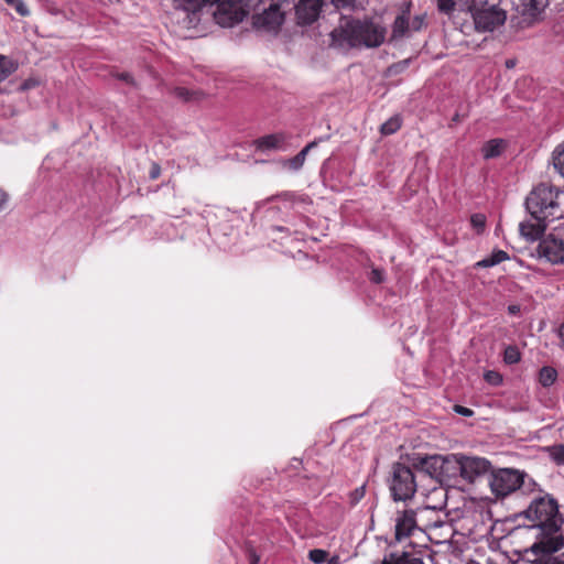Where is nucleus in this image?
Masks as SVG:
<instances>
[{
  "mask_svg": "<svg viewBox=\"0 0 564 564\" xmlns=\"http://www.w3.org/2000/svg\"><path fill=\"white\" fill-rule=\"evenodd\" d=\"M516 65V62L513 59L506 61L507 68H512Z\"/></svg>",
  "mask_w": 564,
  "mask_h": 564,
  "instance_id": "obj_47",
  "label": "nucleus"
},
{
  "mask_svg": "<svg viewBox=\"0 0 564 564\" xmlns=\"http://www.w3.org/2000/svg\"><path fill=\"white\" fill-rule=\"evenodd\" d=\"M523 514L531 522V527L538 530L536 541L525 551L527 553L545 554L557 552L564 546V536L561 533L564 520L554 498L550 496L535 498Z\"/></svg>",
  "mask_w": 564,
  "mask_h": 564,
  "instance_id": "obj_1",
  "label": "nucleus"
},
{
  "mask_svg": "<svg viewBox=\"0 0 564 564\" xmlns=\"http://www.w3.org/2000/svg\"><path fill=\"white\" fill-rule=\"evenodd\" d=\"M452 463L459 470L460 476L468 482L485 475L490 470V462L481 457H469L464 455H452Z\"/></svg>",
  "mask_w": 564,
  "mask_h": 564,
  "instance_id": "obj_8",
  "label": "nucleus"
},
{
  "mask_svg": "<svg viewBox=\"0 0 564 564\" xmlns=\"http://www.w3.org/2000/svg\"><path fill=\"white\" fill-rule=\"evenodd\" d=\"M449 463H452V456H416L412 458L413 468L430 476L435 475L438 469H442L445 464Z\"/></svg>",
  "mask_w": 564,
  "mask_h": 564,
  "instance_id": "obj_12",
  "label": "nucleus"
},
{
  "mask_svg": "<svg viewBox=\"0 0 564 564\" xmlns=\"http://www.w3.org/2000/svg\"><path fill=\"white\" fill-rule=\"evenodd\" d=\"M508 312L512 315L518 314L520 312V306L519 305H510L508 307Z\"/></svg>",
  "mask_w": 564,
  "mask_h": 564,
  "instance_id": "obj_46",
  "label": "nucleus"
},
{
  "mask_svg": "<svg viewBox=\"0 0 564 564\" xmlns=\"http://www.w3.org/2000/svg\"><path fill=\"white\" fill-rule=\"evenodd\" d=\"M557 335L561 339V346L564 347V322L560 325Z\"/></svg>",
  "mask_w": 564,
  "mask_h": 564,
  "instance_id": "obj_45",
  "label": "nucleus"
},
{
  "mask_svg": "<svg viewBox=\"0 0 564 564\" xmlns=\"http://www.w3.org/2000/svg\"><path fill=\"white\" fill-rule=\"evenodd\" d=\"M330 3L336 9L358 10L364 8L362 0H330Z\"/></svg>",
  "mask_w": 564,
  "mask_h": 564,
  "instance_id": "obj_28",
  "label": "nucleus"
},
{
  "mask_svg": "<svg viewBox=\"0 0 564 564\" xmlns=\"http://www.w3.org/2000/svg\"><path fill=\"white\" fill-rule=\"evenodd\" d=\"M471 226L478 231H482L486 224V217L482 214H475L470 218Z\"/></svg>",
  "mask_w": 564,
  "mask_h": 564,
  "instance_id": "obj_34",
  "label": "nucleus"
},
{
  "mask_svg": "<svg viewBox=\"0 0 564 564\" xmlns=\"http://www.w3.org/2000/svg\"><path fill=\"white\" fill-rule=\"evenodd\" d=\"M8 198V194L4 191L0 189V210L6 206Z\"/></svg>",
  "mask_w": 564,
  "mask_h": 564,
  "instance_id": "obj_44",
  "label": "nucleus"
},
{
  "mask_svg": "<svg viewBox=\"0 0 564 564\" xmlns=\"http://www.w3.org/2000/svg\"><path fill=\"white\" fill-rule=\"evenodd\" d=\"M389 489L395 501H405L413 497L416 491L415 476L411 467L395 463L392 465Z\"/></svg>",
  "mask_w": 564,
  "mask_h": 564,
  "instance_id": "obj_7",
  "label": "nucleus"
},
{
  "mask_svg": "<svg viewBox=\"0 0 564 564\" xmlns=\"http://www.w3.org/2000/svg\"><path fill=\"white\" fill-rule=\"evenodd\" d=\"M545 218L532 217L528 220L520 223L519 231L520 235L530 242L539 240L546 229Z\"/></svg>",
  "mask_w": 564,
  "mask_h": 564,
  "instance_id": "obj_13",
  "label": "nucleus"
},
{
  "mask_svg": "<svg viewBox=\"0 0 564 564\" xmlns=\"http://www.w3.org/2000/svg\"><path fill=\"white\" fill-rule=\"evenodd\" d=\"M206 4L216 6L213 17L223 28H232L249 14L250 0H206Z\"/></svg>",
  "mask_w": 564,
  "mask_h": 564,
  "instance_id": "obj_6",
  "label": "nucleus"
},
{
  "mask_svg": "<svg viewBox=\"0 0 564 564\" xmlns=\"http://www.w3.org/2000/svg\"><path fill=\"white\" fill-rule=\"evenodd\" d=\"M508 253L503 250H496L489 257L477 262V267L489 268L501 263L507 260Z\"/></svg>",
  "mask_w": 564,
  "mask_h": 564,
  "instance_id": "obj_22",
  "label": "nucleus"
},
{
  "mask_svg": "<svg viewBox=\"0 0 564 564\" xmlns=\"http://www.w3.org/2000/svg\"><path fill=\"white\" fill-rule=\"evenodd\" d=\"M536 252L540 258H544L553 264L562 263L564 261V241L549 235L539 242Z\"/></svg>",
  "mask_w": 564,
  "mask_h": 564,
  "instance_id": "obj_10",
  "label": "nucleus"
},
{
  "mask_svg": "<svg viewBox=\"0 0 564 564\" xmlns=\"http://www.w3.org/2000/svg\"><path fill=\"white\" fill-rule=\"evenodd\" d=\"M550 456L556 464H564V445L558 444L549 448Z\"/></svg>",
  "mask_w": 564,
  "mask_h": 564,
  "instance_id": "obj_29",
  "label": "nucleus"
},
{
  "mask_svg": "<svg viewBox=\"0 0 564 564\" xmlns=\"http://www.w3.org/2000/svg\"><path fill=\"white\" fill-rule=\"evenodd\" d=\"M563 2H564V0H563Z\"/></svg>",
  "mask_w": 564,
  "mask_h": 564,
  "instance_id": "obj_50",
  "label": "nucleus"
},
{
  "mask_svg": "<svg viewBox=\"0 0 564 564\" xmlns=\"http://www.w3.org/2000/svg\"><path fill=\"white\" fill-rule=\"evenodd\" d=\"M258 561H259V558H258V557H252V561H251V563H250V564H257V563H258Z\"/></svg>",
  "mask_w": 564,
  "mask_h": 564,
  "instance_id": "obj_49",
  "label": "nucleus"
},
{
  "mask_svg": "<svg viewBox=\"0 0 564 564\" xmlns=\"http://www.w3.org/2000/svg\"><path fill=\"white\" fill-rule=\"evenodd\" d=\"M328 553L325 550L314 549L308 552V558L315 563L321 564L327 560Z\"/></svg>",
  "mask_w": 564,
  "mask_h": 564,
  "instance_id": "obj_30",
  "label": "nucleus"
},
{
  "mask_svg": "<svg viewBox=\"0 0 564 564\" xmlns=\"http://www.w3.org/2000/svg\"><path fill=\"white\" fill-rule=\"evenodd\" d=\"M454 410L456 413L463 415V416H471L473 415V411L468 408H465L463 405H455L454 406Z\"/></svg>",
  "mask_w": 564,
  "mask_h": 564,
  "instance_id": "obj_42",
  "label": "nucleus"
},
{
  "mask_svg": "<svg viewBox=\"0 0 564 564\" xmlns=\"http://www.w3.org/2000/svg\"><path fill=\"white\" fill-rule=\"evenodd\" d=\"M19 67V64L13 58L7 55H0V83L6 80Z\"/></svg>",
  "mask_w": 564,
  "mask_h": 564,
  "instance_id": "obj_20",
  "label": "nucleus"
},
{
  "mask_svg": "<svg viewBox=\"0 0 564 564\" xmlns=\"http://www.w3.org/2000/svg\"><path fill=\"white\" fill-rule=\"evenodd\" d=\"M401 127V119L398 116L391 117L384 123L381 124L380 131L384 135L393 134Z\"/></svg>",
  "mask_w": 564,
  "mask_h": 564,
  "instance_id": "obj_27",
  "label": "nucleus"
},
{
  "mask_svg": "<svg viewBox=\"0 0 564 564\" xmlns=\"http://www.w3.org/2000/svg\"><path fill=\"white\" fill-rule=\"evenodd\" d=\"M557 372L552 367H543L540 370L539 380L543 387H550L556 380Z\"/></svg>",
  "mask_w": 564,
  "mask_h": 564,
  "instance_id": "obj_26",
  "label": "nucleus"
},
{
  "mask_svg": "<svg viewBox=\"0 0 564 564\" xmlns=\"http://www.w3.org/2000/svg\"><path fill=\"white\" fill-rule=\"evenodd\" d=\"M522 14L530 19H535L540 13V4L538 0H521Z\"/></svg>",
  "mask_w": 564,
  "mask_h": 564,
  "instance_id": "obj_24",
  "label": "nucleus"
},
{
  "mask_svg": "<svg viewBox=\"0 0 564 564\" xmlns=\"http://www.w3.org/2000/svg\"><path fill=\"white\" fill-rule=\"evenodd\" d=\"M520 360V352L517 347L509 346L505 350V361L507 364H516Z\"/></svg>",
  "mask_w": 564,
  "mask_h": 564,
  "instance_id": "obj_31",
  "label": "nucleus"
},
{
  "mask_svg": "<svg viewBox=\"0 0 564 564\" xmlns=\"http://www.w3.org/2000/svg\"><path fill=\"white\" fill-rule=\"evenodd\" d=\"M174 8L186 13L188 25H195L198 22L197 12L206 6V0H172Z\"/></svg>",
  "mask_w": 564,
  "mask_h": 564,
  "instance_id": "obj_16",
  "label": "nucleus"
},
{
  "mask_svg": "<svg viewBox=\"0 0 564 564\" xmlns=\"http://www.w3.org/2000/svg\"><path fill=\"white\" fill-rule=\"evenodd\" d=\"M489 485L497 497L503 498L516 490L531 491L535 482L523 471L513 468H501L491 473Z\"/></svg>",
  "mask_w": 564,
  "mask_h": 564,
  "instance_id": "obj_4",
  "label": "nucleus"
},
{
  "mask_svg": "<svg viewBox=\"0 0 564 564\" xmlns=\"http://www.w3.org/2000/svg\"><path fill=\"white\" fill-rule=\"evenodd\" d=\"M415 511L405 510L398 514L395 519V538L401 541L410 536L417 529Z\"/></svg>",
  "mask_w": 564,
  "mask_h": 564,
  "instance_id": "obj_14",
  "label": "nucleus"
},
{
  "mask_svg": "<svg viewBox=\"0 0 564 564\" xmlns=\"http://www.w3.org/2000/svg\"><path fill=\"white\" fill-rule=\"evenodd\" d=\"M373 564H424V562L419 557H413L408 553H403L400 556L390 554L389 556H386L381 562H376Z\"/></svg>",
  "mask_w": 564,
  "mask_h": 564,
  "instance_id": "obj_19",
  "label": "nucleus"
},
{
  "mask_svg": "<svg viewBox=\"0 0 564 564\" xmlns=\"http://www.w3.org/2000/svg\"><path fill=\"white\" fill-rule=\"evenodd\" d=\"M327 564H339V558L337 556L332 557Z\"/></svg>",
  "mask_w": 564,
  "mask_h": 564,
  "instance_id": "obj_48",
  "label": "nucleus"
},
{
  "mask_svg": "<svg viewBox=\"0 0 564 564\" xmlns=\"http://www.w3.org/2000/svg\"><path fill=\"white\" fill-rule=\"evenodd\" d=\"M564 194L560 189L542 183L534 187L525 199V206L532 217L557 219L564 216L561 208V197Z\"/></svg>",
  "mask_w": 564,
  "mask_h": 564,
  "instance_id": "obj_3",
  "label": "nucleus"
},
{
  "mask_svg": "<svg viewBox=\"0 0 564 564\" xmlns=\"http://www.w3.org/2000/svg\"><path fill=\"white\" fill-rule=\"evenodd\" d=\"M323 0H299L295 15L300 24L310 25L315 22L322 11Z\"/></svg>",
  "mask_w": 564,
  "mask_h": 564,
  "instance_id": "obj_11",
  "label": "nucleus"
},
{
  "mask_svg": "<svg viewBox=\"0 0 564 564\" xmlns=\"http://www.w3.org/2000/svg\"><path fill=\"white\" fill-rule=\"evenodd\" d=\"M554 552L545 553L542 552L533 554L535 557L532 560V564H564V554L552 555Z\"/></svg>",
  "mask_w": 564,
  "mask_h": 564,
  "instance_id": "obj_23",
  "label": "nucleus"
},
{
  "mask_svg": "<svg viewBox=\"0 0 564 564\" xmlns=\"http://www.w3.org/2000/svg\"><path fill=\"white\" fill-rule=\"evenodd\" d=\"M503 149V141L494 139L485 143L482 147V155L485 159H492L501 154Z\"/></svg>",
  "mask_w": 564,
  "mask_h": 564,
  "instance_id": "obj_21",
  "label": "nucleus"
},
{
  "mask_svg": "<svg viewBox=\"0 0 564 564\" xmlns=\"http://www.w3.org/2000/svg\"><path fill=\"white\" fill-rule=\"evenodd\" d=\"M175 96L183 99V100H191L194 96V93L189 91L186 88L178 87L174 90Z\"/></svg>",
  "mask_w": 564,
  "mask_h": 564,
  "instance_id": "obj_39",
  "label": "nucleus"
},
{
  "mask_svg": "<svg viewBox=\"0 0 564 564\" xmlns=\"http://www.w3.org/2000/svg\"><path fill=\"white\" fill-rule=\"evenodd\" d=\"M318 141L314 140L305 145L295 156L288 160L286 165L293 171H299L306 160L307 153L317 145Z\"/></svg>",
  "mask_w": 564,
  "mask_h": 564,
  "instance_id": "obj_18",
  "label": "nucleus"
},
{
  "mask_svg": "<svg viewBox=\"0 0 564 564\" xmlns=\"http://www.w3.org/2000/svg\"><path fill=\"white\" fill-rule=\"evenodd\" d=\"M552 160L554 169L564 177V143L554 149Z\"/></svg>",
  "mask_w": 564,
  "mask_h": 564,
  "instance_id": "obj_25",
  "label": "nucleus"
},
{
  "mask_svg": "<svg viewBox=\"0 0 564 564\" xmlns=\"http://www.w3.org/2000/svg\"><path fill=\"white\" fill-rule=\"evenodd\" d=\"M4 1L7 2V4L13 7L20 15L28 17L30 14V10L28 9V7L23 2V0H4Z\"/></svg>",
  "mask_w": 564,
  "mask_h": 564,
  "instance_id": "obj_32",
  "label": "nucleus"
},
{
  "mask_svg": "<svg viewBox=\"0 0 564 564\" xmlns=\"http://www.w3.org/2000/svg\"><path fill=\"white\" fill-rule=\"evenodd\" d=\"M410 3L402 10L393 21L390 42H397L411 35L410 29Z\"/></svg>",
  "mask_w": 564,
  "mask_h": 564,
  "instance_id": "obj_15",
  "label": "nucleus"
},
{
  "mask_svg": "<svg viewBox=\"0 0 564 564\" xmlns=\"http://www.w3.org/2000/svg\"><path fill=\"white\" fill-rule=\"evenodd\" d=\"M409 63L410 59H403L401 62L394 63L388 68V73L391 75H397L403 72L409 66Z\"/></svg>",
  "mask_w": 564,
  "mask_h": 564,
  "instance_id": "obj_35",
  "label": "nucleus"
},
{
  "mask_svg": "<svg viewBox=\"0 0 564 564\" xmlns=\"http://www.w3.org/2000/svg\"><path fill=\"white\" fill-rule=\"evenodd\" d=\"M365 492H366L365 486H360V487L356 488L350 495L351 505H356L357 502H359L364 498Z\"/></svg>",
  "mask_w": 564,
  "mask_h": 564,
  "instance_id": "obj_37",
  "label": "nucleus"
},
{
  "mask_svg": "<svg viewBox=\"0 0 564 564\" xmlns=\"http://www.w3.org/2000/svg\"><path fill=\"white\" fill-rule=\"evenodd\" d=\"M161 175V167L158 163L153 162L150 167L149 176L151 180H156Z\"/></svg>",
  "mask_w": 564,
  "mask_h": 564,
  "instance_id": "obj_41",
  "label": "nucleus"
},
{
  "mask_svg": "<svg viewBox=\"0 0 564 564\" xmlns=\"http://www.w3.org/2000/svg\"><path fill=\"white\" fill-rule=\"evenodd\" d=\"M284 141L283 134H268L254 141L256 148L260 151L278 149Z\"/></svg>",
  "mask_w": 564,
  "mask_h": 564,
  "instance_id": "obj_17",
  "label": "nucleus"
},
{
  "mask_svg": "<svg viewBox=\"0 0 564 564\" xmlns=\"http://www.w3.org/2000/svg\"><path fill=\"white\" fill-rule=\"evenodd\" d=\"M467 10L473 18L475 30L480 33L492 32L503 25L507 20L506 11L496 3L489 4L487 1L471 0Z\"/></svg>",
  "mask_w": 564,
  "mask_h": 564,
  "instance_id": "obj_5",
  "label": "nucleus"
},
{
  "mask_svg": "<svg viewBox=\"0 0 564 564\" xmlns=\"http://www.w3.org/2000/svg\"><path fill=\"white\" fill-rule=\"evenodd\" d=\"M121 80H124L127 84L134 86L135 83L132 76L129 73H122L118 76Z\"/></svg>",
  "mask_w": 564,
  "mask_h": 564,
  "instance_id": "obj_43",
  "label": "nucleus"
},
{
  "mask_svg": "<svg viewBox=\"0 0 564 564\" xmlns=\"http://www.w3.org/2000/svg\"><path fill=\"white\" fill-rule=\"evenodd\" d=\"M284 21V13L280 6L271 3L268 9L252 17V24L257 30L276 32Z\"/></svg>",
  "mask_w": 564,
  "mask_h": 564,
  "instance_id": "obj_9",
  "label": "nucleus"
},
{
  "mask_svg": "<svg viewBox=\"0 0 564 564\" xmlns=\"http://www.w3.org/2000/svg\"><path fill=\"white\" fill-rule=\"evenodd\" d=\"M485 379L494 386H498L502 381L501 376L496 371H487L485 375Z\"/></svg>",
  "mask_w": 564,
  "mask_h": 564,
  "instance_id": "obj_38",
  "label": "nucleus"
},
{
  "mask_svg": "<svg viewBox=\"0 0 564 564\" xmlns=\"http://www.w3.org/2000/svg\"><path fill=\"white\" fill-rule=\"evenodd\" d=\"M383 271L379 269H373L370 274V280L373 283H381L383 282Z\"/></svg>",
  "mask_w": 564,
  "mask_h": 564,
  "instance_id": "obj_40",
  "label": "nucleus"
},
{
  "mask_svg": "<svg viewBox=\"0 0 564 564\" xmlns=\"http://www.w3.org/2000/svg\"><path fill=\"white\" fill-rule=\"evenodd\" d=\"M425 24L424 15H416L410 21L411 32H419L423 29Z\"/></svg>",
  "mask_w": 564,
  "mask_h": 564,
  "instance_id": "obj_36",
  "label": "nucleus"
},
{
  "mask_svg": "<svg viewBox=\"0 0 564 564\" xmlns=\"http://www.w3.org/2000/svg\"><path fill=\"white\" fill-rule=\"evenodd\" d=\"M387 37V28L369 17L343 15L338 25L330 32L333 45L348 48H376Z\"/></svg>",
  "mask_w": 564,
  "mask_h": 564,
  "instance_id": "obj_2",
  "label": "nucleus"
},
{
  "mask_svg": "<svg viewBox=\"0 0 564 564\" xmlns=\"http://www.w3.org/2000/svg\"><path fill=\"white\" fill-rule=\"evenodd\" d=\"M437 2V9L447 15H449L455 8V1L454 0H436Z\"/></svg>",
  "mask_w": 564,
  "mask_h": 564,
  "instance_id": "obj_33",
  "label": "nucleus"
}]
</instances>
